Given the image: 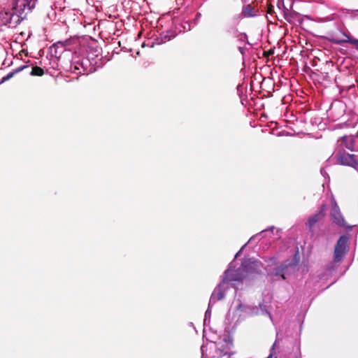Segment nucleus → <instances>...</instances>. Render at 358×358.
Wrapping results in <instances>:
<instances>
[{
  "label": "nucleus",
  "instance_id": "nucleus-1",
  "mask_svg": "<svg viewBox=\"0 0 358 358\" xmlns=\"http://www.w3.org/2000/svg\"><path fill=\"white\" fill-rule=\"evenodd\" d=\"M232 263L229 264V268L225 271L222 281L214 290L209 301V306L217 300L224 297V291L231 285L236 289L237 283L242 281L247 275V273L260 271L262 264L254 258L245 259L241 266L237 270L232 269ZM209 307L205 313L206 319L210 315Z\"/></svg>",
  "mask_w": 358,
  "mask_h": 358
},
{
  "label": "nucleus",
  "instance_id": "nucleus-2",
  "mask_svg": "<svg viewBox=\"0 0 358 358\" xmlns=\"http://www.w3.org/2000/svg\"><path fill=\"white\" fill-rule=\"evenodd\" d=\"M296 263L293 261H287L280 266L273 268L271 275L275 277V280H286L290 275L294 273L296 269Z\"/></svg>",
  "mask_w": 358,
  "mask_h": 358
},
{
  "label": "nucleus",
  "instance_id": "nucleus-3",
  "mask_svg": "<svg viewBox=\"0 0 358 358\" xmlns=\"http://www.w3.org/2000/svg\"><path fill=\"white\" fill-rule=\"evenodd\" d=\"M22 20L17 13L10 8H3L0 10V23L9 27L17 26Z\"/></svg>",
  "mask_w": 358,
  "mask_h": 358
},
{
  "label": "nucleus",
  "instance_id": "nucleus-4",
  "mask_svg": "<svg viewBox=\"0 0 358 358\" xmlns=\"http://www.w3.org/2000/svg\"><path fill=\"white\" fill-rule=\"evenodd\" d=\"M36 1V0H13L12 10L23 20L27 13L35 6Z\"/></svg>",
  "mask_w": 358,
  "mask_h": 358
},
{
  "label": "nucleus",
  "instance_id": "nucleus-5",
  "mask_svg": "<svg viewBox=\"0 0 358 358\" xmlns=\"http://www.w3.org/2000/svg\"><path fill=\"white\" fill-rule=\"evenodd\" d=\"M348 237L347 236H341L339 238L334 248V262H340L343 259L348 249Z\"/></svg>",
  "mask_w": 358,
  "mask_h": 358
},
{
  "label": "nucleus",
  "instance_id": "nucleus-6",
  "mask_svg": "<svg viewBox=\"0 0 358 358\" xmlns=\"http://www.w3.org/2000/svg\"><path fill=\"white\" fill-rule=\"evenodd\" d=\"M331 209L330 212L331 217L333 220V222L336 224L337 225L345 227V228H351L352 227L348 226L345 221L341 212L340 210V208L335 201V199L333 198L331 199Z\"/></svg>",
  "mask_w": 358,
  "mask_h": 358
},
{
  "label": "nucleus",
  "instance_id": "nucleus-7",
  "mask_svg": "<svg viewBox=\"0 0 358 358\" xmlns=\"http://www.w3.org/2000/svg\"><path fill=\"white\" fill-rule=\"evenodd\" d=\"M337 163L341 165L355 167L357 164L355 159V155L348 154L345 152H339L337 156Z\"/></svg>",
  "mask_w": 358,
  "mask_h": 358
},
{
  "label": "nucleus",
  "instance_id": "nucleus-8",
  "mask_svg": "<svg viewBox=\"0 0 358 358\" xmlns=\"http://www.w3.org/2000/svg\"><path fill=\"white\" fill-rule=\"evenodd\" d=\"M279 233H280V230L279 229H275V227H271L269 229L263 230L260 233H259V234L252 236L250 238V239L249 240L248 243H250L251 241H256V240L259 241L262 238L266 237V236H268V237L271 238V234L272 235H276L277 237L275 238H278L280 237Z\"/></svg>",
  "mask_w": 358,
  "mask_h": 358
},
{
  "label": "nucleus",
  "instance_id": "nucleus-9",
  "mask_svg": "<svg viewBox=\"0 0 358 358\" xmlns=\"http://www.w3.org/2000/svg\"><path fill=\"white\" fill-rule=\"evenodd\" d=\"M326 210H327L326 206L323 205L320 208V210L316 214L310 217L308 222V225L309 228H312L316 222H317L320 220H321L324 216Z\"/></svg>",
  "mask_w": 358,
  "mask_h": 358
},
{
  "label": "nucleus",
  "instance_id": "nucleus-10",
  "mask_svg": "<svg viewBox=\"0 0 358 358\" xmlns=\"http://www.w3.org/2000/svg\"><path fill=\"white\" fill-rule=\"evenodd\" d=\"M354 137L349 136H343L342 138L338 140V143L341 145H344L347 149L352 151L354 150Z\"/></svg>",
  "mask_w": 358,
  "mask_h": 358
},
{
  "label": "nucleus",
  "instance_id": "nucleus-11",
  "mask_svg": "<svg viewBox=\"0 0 358 358\" xmlns=\"http://www.w3.org/2000/svg\"><path fill=\"white\" fill-rule=\"evenodd\" d=\"M257 10L252 6L250 4H248L243 8L242 14L244 17H254L256 15Z\"/></svg>",
  "mask_w": 358,
  "mask_h": 358
},
{
  "label": "nucleus",
  "instance_id": "nucleus-12",
  "mask_svg": "<svg viewBox=\"0 0 358 358\" xmlns=\"http://www.w3.org/2000/svg\"><path fill=\"white\" fill-rule=\"evenodd\" d=\"M44 73V71L43 70L38 67V66H34L32 68V71L31 72V75L32 76H43Z\"/></svg>",
  "mask_w": 358,
  "mask_h": 358
},
{
  "label": "nucleus",
  "instance_id": "nucleus-13",
  "mask_svg": "<svg viewBox=\"0 0 358 358\" xmlns=\"http://www.w3.org/2000/svg\"><path fill=\"white\" fill-rule=\"evenodd\" d=\"M250 310V308L249 307L238 303V305L237 306L236 312L237 313H238L241 311L248 312Z\"/></svg>",
  "mask_w": 358,
  "mask_h": 358
},
{
  "label": "nucleus",
  "instance_id": "nucleus-14",
  "mask_svg": "<svg viewBox=\"0 0 358 358\" xmlns=\"http://www.w3.org/2000/svg\"><path fill=\"white\" fill-rule=\"evenodd\" d=\"M347 40H344L343 42H348L351 44H353L355 48L358 50V40L355 38H350L348 36Z\"/></svg>",
  "mask_w": 358,
  "mask_h": 358
},
{
  "label": "nucleus",
  "instance_id": "nucleus-15",
  "mask_svg": "<svg viewBox=\"0 0 358 358\" xmlns=\"http://www.w3.org/2000/svg\"><path fill=\"white\" fill-rule=\"evenodd\" d=\"M55 8L56 9H59V11H64L65 13H72V10H70V9H67L66 8V7H59L58 8L57 6H55Z\"/></svg>",
  "mask_w": 358,
  "mask_h": 358
},
{
  "label": "nucleus",
  "instance_id": "nucleus-16",
  "mask_svg": "<svg viewBox=\"0 0 358 358\" xmlns=\"http://www.w3.org/2000/svg\"><path fill=\"white\" fill-rule=\"evenodd\" d=\"M204 348L205 347L203 345L201 346V354H202V358H205V354H204Z\"/></svg>",
  "mask_w": 358,
  "mask_h": 358
},
{
  "label": "nucleus",
  "instance_id": "nucleus-17",
  "mask_svg": "<svg viewBox=\"0 0 358 358\" xmlns=\"http://www.w3.org/2000/svg\"><path fill=\"white\" fill-rule=\"evenodd\" d=\"M261 310H262V313H265L268 314L267 311L266 310H264L262 307H261ZM268 315H269V317L271 318V315L269 313H268Z\"/></svg>",
  "mask_w": 358,
  "mask_h": 358
},
{
  "label": "nucleus",
  "instance_id": "nucleus-18",
  "mask_svg": "<svg viewBox=\"0 0 358 358\" xmlns=\"http://www.w3.org/2000/svg\"><path fill=\"white\" fill-rule=\"evenodd\" d=\"M245 246V245H244L241 248V250H240L238 253H236V257L239 255V253L241 252V251L243 249V248H244Z\"/></svg>",
  "mask_w": 358,
  "mask_h": 358
},
{
  "label": "nucleus",
  "instance_id": "nucleus-19",
  "mask_svg": "<svg viewBox=\"0 0 358 358\" xmlns=\"http://www.w3.org/2000/svg\"><path fill=\"white\" fill-rule=\"evenodd\" d=\"M165 38H167L169 41L171 40V37L170 36H165Z\"/></svg>",
  "mask_w": 358,
  "mask_h": 358
},
{
  "label": "nucleus",
  "instance_id": "nucleus-20",
  "mask_svg": "<svg viewBox=\"0 0 358 358\" xmlns=\"http://www.w3.org/2000/svg\"><path fill=\"white\" fill-rule=\"evenodd\" d=\"M11 76H12V75H8V76H7V78H4V79H5V80H6V79H8V78H10Z\"/></svg>",
  "mask_w": 358,
  "mask_h": 358
},
{
  "label": "nucleus",
  "instance_id": "nucleus-21",
  "mask_svg": "<svg viewBox=\"0 0 358 358\" xmlns=\"http://www.w3.org/2000/svg\"><path fill=\"white\" fill-rule=\"evenodd\" d=\"M74 68H75V70H79V68H78V67H77L76 66H75V67H74Z\"/></svg>",
  "mask_w": 358,
  "mask_h": 358
},
{
  "label": "nucleus",
  "instance_id": "nucleus-22",
  "mask_svg": "<svg viewBox=\"0 0 358 358\" xmlns=\"http://www.w3.org/2000/svg\"><path fill=\"white\" fill-rule=\"evenodd\" d=\"M276 358V357H275Z\"/></svg>",
  "mask_w": 358,
  "mask_h": 358
}]
</instances>
